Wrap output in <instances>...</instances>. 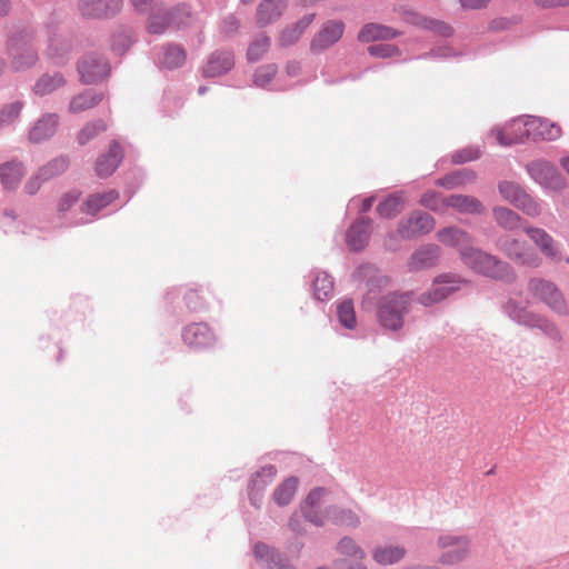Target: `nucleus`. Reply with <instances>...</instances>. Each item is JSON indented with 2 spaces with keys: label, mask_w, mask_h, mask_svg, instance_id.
<instances>
[{
  "label": "nucleus",
  "mask_w": 569,
  "mask_h": 569,
  "mask_svg": "<svg viewBox=\"0 0 569 569\" xmlns=\"http://www.w3.org/2000/svg\"><path fill=\"white\" fill-rule=\"evenodd\" d=\"M460 260L467 268L485 277L505 280L515 277L508 262L476 247L461 248Z\"/></svg>",
  "instance_id": "obj_1"
},
{
  "label": "nucleus",
  "mask_w": 569,
  "mask_h": 569,
  "mask_svg": "<svg viewBox=\"0 0 569 569\" xmlns=\"http://www.w3.org/2000/svg\"><path fill=\"white\" fill-rule=\"evenodd\" d=\"M502 312L515 323L529 328L538 329L547 338L559 341L561 339L558 327L545 316L530 311L527 306L510 298L501 306Z\"/></svg>",
  "instance_id": "obj_2"
},
{
  "label": "nucleus",
  "mask_w": 569,
  "mask_h": 569,
  "mask_svg": "<svg viewBox=\"0 0 569 569\" xmlns=\"http://www.w3.org/2000/svg\"><path fill=\"white\" fill-rule=\"evenodd\" d=\"M411 297L409 293H389L381 298L377 309V318L381 327L398 331L403 326V316L409 310Z\"/></svg>",
  "instance_id": "obj_3"
},
{
  "label": "nucleus",
  "mask_w": 569,
  "mask_h": 569,
  "mask_svg": "<svg viewBox=\"0 0 569 569\" xmlns=\"http://www.w3.org/2000/svg\"><path fill=\"white\" fill-rule=\"evenodd\" d=\"M498 191L503 200L529 218H538L542 214V203L531 197L519 183L502 180L498 183Z\"/></svg>",
  "instance_id": "obj_4"
},
{
  "label": "nucleus",
  "mask_w": 569,
  "mask_h": 569,
  "mask_svg": "<svg viewBox=\"0 0 569 569\" xmlns=\"http://www.w3.org/2000/svg\"><path fill=\"white\" fill-rule=\"evenodd\" d=\"M497 248L519 266L538 268L541 264L539 254L522 239L505 234L497 240Z\"/></svg>",
  "instance_id": "obj_5"
},
{
  "label": "nucleus",
  "mask_w": 569,
  "mask_h": 569,
  "mask_svg": "<svg viewBox=\"0 0 569 569\" xmlns=\"http://www.w3.org/2000/svg\"><path fill=\"white\" fill-rule=\"evenodd\" d=\"M465 283L466 281L457 274H440L433 280L430 289L419 296L418 301L425 307L433 306L460 290Z\"/></svg>",
  "instance_id": "obj_6"
},
{
  "label": "nucleus",
  "mask_w": 569,
  "mask_h": 569,
  "mask_svg": "<svg viewBox=\"0 0 569 569\" xmlns=\"http://www.w3.org/2000/svg\"><path fill=\"white\" fill-rule=\"evenodd\" d=\"M528 291L535 299L542 301L552 311L559 315L567 313L566 301L553 282L543 278H531L528 281Z\"/></svg>",
  "instance_id": "obj_7"
},
{
  "label": "nucleus",
  "mask_w": 569,
  "mask_h": 569,
  "mask_svg": "<svg viewBox=\"0 0 569 569\" xmlns=\"http://www.w3.org/2000/svg\"><path fill=\"white\" fill-rule=\"evenodd\" d=\"M438 548L443 552L439 557L441 565H456L465 560L470 550V540L467 536L442 533L437 539Z\"/></svg>",
  "instance_id": "obj_8"
},
{
  "label": "nucleus",
  "mask_w": 569,
  "mask_h": 569,
  "mask_svg": "<svg viewBox=\"0 0 569 569\" xmlns=\"http://www.w3.org/2000/svg\"><path fill=\"white\" fill-rule=\"evenodd\" d=\"M32 33L23 30L13 36L9 41V52L12 57V67L16 70H23L33 66L38 60V54L33 48Z\"/></svg>",
  "instance_id": "obj_9"
},
{
  "label": "nucleus",
  "mask_w": 569,
  "mask_h": 569,
  "mask_svg": "<svg viewBox=\"0 0 569 569\" xmlns=\"http://www.w3.org/2000/svg\"><path fill=\"white\" fill-rule=\"evenodd\" d=\"M528 117L529 116L518 117L503 127L493 128L489 137L495 138L496 142L503 147L520 142L525 138H531Z\"/></svg>",
  "instance_id": "obj_10"
},
{
  "label": "nucleus",
  "mask_w": 569,
  "mask_h": 569,
  "mask_svg": "<svg viewBox=\"0 0 569 569\" xmlns=\"http://www.w3.org/2000/svg\"><path fill=\"white\" fill-rule=\"evenodd\" d=\"M527 172L542 188L560 190L565 187V180L557 168L546 160L530 162Z\"/></svg>",
  "instance_id": "obj_11"
},
{
  "label": "nucleus",
  "mask_w": 569,
  "mask_h": 569,
  "mask_svg": "<svg viewBox=\"0 0 569 569\" xmlns=\"http://www.w3.org/2000/svg\"><path fill=\"white\" fill-rule=\"evenodd\" d=\"M523 232L545 257L555 262H559L563 259L560 244L545 229L526 224L523 226Z\"/></svg>",
  "instance_id": "obj_12"
},
{
  "label": "nucleus",
  "mask_w": 569,
  "mask_h": 569,
  "mask_svg": "<svg viewBox=\"0 0 569 569\" xmlns=\"http://www.w3.org/2000/svg\"><path fill=\"white\" fill-rule=\"evenodd\" d=\"M436 221L427 212L415 211L407 219L401 220L398 226V234L401 238H413L426 234L433 230Z\"/></svg>",
  "instance_id": "obj_13"
},
{
  "label": "nucleus",
  "mask_w": 569,
  "mask_h": 569,
  "mask_svg": "<svg viewBox=\"0 0 569 569\" xmlns=\"http://www.w3.org/2000/svg\"><path fill=\"white\" fill-rule=\"evenodd\" d=\"M81 80L93 83L104 79L110 71L109 64L98 54H87L78 62Z\"/></svg>",
  "instance_id": "obj_14"
},
{
  "label": "nucleus",
  "mask_w": 569,
  "mask_h": 569,
  "mask_svg": "<svg viewBox=\"0 0 569 569\" xmlns=\"http://www.w3.org/2000/svg\"><path fill=\"white\" fill-rule=\"evenodd\" d=\"M441 257V248L435 243L419 247L408 260L410 271H419L435 267Z\"/></svg>",
  "instance_id": "obj_15"
},
{
  "label": "nucleus",
  "mask_w": 569,
  "mask_h": 569,
  "mask_svg": "<svg viewBox=\"0 0 569 569\" xmlns=\"http://www.w3.org/2000/svg\"><path fill=\"white\" fill-rule=\"evenodd\" d=\"M189 12L184 9H177L172 12H156L151 16L148 30L150 33H161L166 30V28L170 24H173L177 28H180L187 24L190 19Z\"/></svg>",
  "instance_id": "obj_16"
},
{
  "label": "nucleus",
  "mask_w": 569,
  "mask_h": 569,
  "mask_svg": "<svg viewBox=\"0 0 569 569\" xmlns=\"http://www.w3.org/2000/svg\"><path fill=\"white\" fill-rule=\"evenodd\" d=\"M183 341L193 349H207L214 345L216 337L206 323H192L182 335Z\"/></svg>",
  "instance_id": "obj_17"
},
{
  "label": "nucleus",
  "mask_w": 569,
  "mask_h": 569,
  "mask_svg": "<svg viewBox=\"0 0 569 569\" xmlns=\"http://www.w3.org/2000/svg\"><path fill=\"white\" fill-rule=\"evenodd\" d=\"M345 26L341 21L326 22L311 41L312 51H321L336 43L343 34Z\"/></svg>",
  "instance_id": "obj_18"
},
{
  "label": "nucleus",
  "mask_w": 569,
  "mask_h": 569,
  "mask_svg": "<svg viewBox=\"0 0 569 569\" xmlns=\"http://www.w3.org/2000/svg\"><path fill=\"white\" fill-rule=\"evenodd\" d=\"M287 0H262L256 12V22L259 27H266L276 22L287 8Z\"/></svg>",
  "instance_id": "obj_19"
},
{
  "label": "nucleus",
  "mask_w": 569,
  "mask_h": 569,
  "mask_svg": "<svg viewBox=\"0 0 569 569\" xmlns=\"http://www.w3.org/2000/svg\"><path fill=\"white\" fill-rule=\"evenodd\" d=\"M121 0H80L79 8L83 16L102 18L116 13Z\"/></svg>",
  "instance_id": "obj_20"
},
{
  "label": "nucleus",
  "mask_w": 569,
  "mask_h": 569,
  "mask_svg": "<svg viewBox=\"0 0 569 569\" xmlns=\"http://www.w3.org/2000/svg\"><path fill=\"white\" fill-rule=\"evenodd\" d=\"M437 239L446 247L456 248L459 251L461 248L472 247V237L467 231L458 227H446L437 232Z\"/></svg>",
  "instance_id": "obj_21"
},
{
  "label": "nucleus",
  "mask_w": 569,
  "mask_h": 569,
  "mask_svg": "<svg viewBox=\"0 0 569 569\" xmlns=\"http://www.w3.org/2000/svg\"><path fill=\"white\" fill-rule=\"evenodd\" d=\"M122 160V149L118 142H112L108 153L98 158L96 163V172L100 178L111 176Z\"/></svg>",
  "instance_id": "obj_22"
},
{
  "label": "nucleus",
  "mask_w": 569,
  "mask_h": 569,
  "mask_svg": "<svg viewBox=\"0 0 569 569\" xmlns=\"http://www.w3.org/2000/svg\"><path fill=\"white\" fill-rule=\"evenodd\" d=\"M528 124L530 128L531 138L533 140L542 139V140L552 141V140L558 139L561 136L560 127L555 123L549 122L546 119L529 116Z\"/></svg>",
  "instance_id": "obj_23"
},
{
  "label": "nucleus",
  "mask_w": 569,
  "mask_h": 569,
  "mask_svg": "<svg viewBox=\"0 0 569 569\" xmlns=\"http://www.w3.org/2000/svg\"><path fill=\"white\" fill-rule=\"evenodd\" d=\"M371 555L380 566H392L406 557L407 549L400 545H380L373 548Z\"/></svg>",
  "instance_id": "obj_24"
},
{
  "label": "nucleus",
  "mask_w": 569,
  "mask_h": 569,
  "mask_svg": "<svg viewBox=\"0 0 569 569\" xmlns=\"http://www.w3.org/2000/svg\"><path fill=\"white\" fill-rule=\"evenodd\" d=\"M118 198L119 193L116 190L90 194L82 203L81 211L90 216H96L101 210L114 202Z\"/></svg>",
  "instance_id": "obj_25"
},
{
  "label": "nucleus",
  "mask_w": 569,
  "mask_h": 569,
  "mask_svg": "<svg viewBox=\"0 0 569 569\" xmlns=\"http://www.w3.org/2000/svg\"><path fill=\"white\" fill-rule=\"evenodd\" d=\"M492 216L496 223L508 231H513L518 228H522L527 223L523 222L522 217L510 208L503 206H497L492 209Z\"/></svg>",
  "instance_id": "obj_26"
},
{
  "label": "nucleus",
  "mask_w": 569,
  "mask_h": 569,
  "mask_svg": "<svg viewBox=\"0 0 569 569\" xmlns=\"http://www.w3.org/2000/svg\"><path fill=\"white\" fill-rule=\"evenodd\" d=\"M449 208L460 213L481 214L485 212L483 204L472 196L451 194L448 197Z\"/></svg>",
  "instance_id": "obj_27"
},
{
  "label": "nucleus",
  "mask_w": 569,
  "mask_h": 569,
  "mask_svg": "<svg viewBox=\"0 0 569 569\" xmlns=\"http://www.w3.org/2000/svg\"><path fill=\"white\" fill-rule=\"evenodd\" d=\"M313 18V14H308L301 18L297 23L286 27L279 37V44L282 47H289L296 43L306 29L311 24Z\"/></svg>",
  "instance_id": "obj_28"
},
{
  "label": "nucleus",
  "mask_w": 569,
  "mask_h": 569,
  "mask_svg": "<svg viewBox=\"0 0 569 569\" xmlns=\"http://www.w3.org/2000/svg\"><path fill=\"white\" fill-rule=\"evenodd\" d=\"M24 174L20 162L9 161L0 166V180L6 189H16Z\"/></svg>",
  "instance_id": "obj_29"
},
{
  "label": "nucleus",
  "mask_w": 569,
  "mask_h": 569,
  "mask_svg": "<svg viewBox=\"0 0 569 569\" xmlns=\"http://www.w3.org/2000/svg\"><path fill=\"white\" fill-rule=\"evenodd\" d=\"M58 116L47 114L41 118L30 131V139L34 142L43 141L56 132L58 127Z\"/></svg>",
  "instance_id": "obj_30"
},
{
  "label": "nucleus",
  "mask_w": 569,
  "mask_h": 569,
  "mask_svg": "<svg viewBox=\"0 0 569 569\" xmlns=\"http://www.w3.org/2000/svg\"><path fill=\"white\" fill-rule=\"evenodd\" d=\"M103 99V94L93 90L74 96L69 103V111L80 113L96 107Z\"/></svg>",
  "instance_id": "obj_31"
},
{
  "label": "nucleus",
  "mask_w": 569,
  "mask_h": 569,
  "mask_svg": "<svg viewBox=\"0 0 569 569\" xmlns=\"http://www.w3.org/2000/svg\"><path fill=\"white\" fill-rule=\"evenodd\" d=\"M233 67V57L229 52L213 54L204 67L208 77L220 76Z\"/></svg>",
  "instance_id": "obj_32"
},
{
  "label": "nucleus",
  "mask_w": 569,
  "mask_h": 569,
  "mask_svg": "<svg viewBox=\"0 0 569 569\" xmlns=\"http://www.w3.org/2000/svg\"><path fill=\"white\" fill-rule=\"evenodd\" d=\"M476 179V173L469 169H461L437 180V184L447 189L460 188Z\"/></svg>",
  "instance_id": "obj_33"
},
{
  "label": "nucleus",
  "mask_w": 569,
  "mask_h": 569,
  "mask_svg": "<svg viewBox=\"0 0 569 569\" xmlns=\"http://www.w3.org/2000/svg\"><path fill=\"white\" fill-rule=\"evenodd\" d=\"M298 485H299L298 478H296V477L287 478L273 491L272 498H273L274 502L278 506L288 505L292 500V498L298 489Z\"/></svg>",
  "instance_id": "obj_34"
},
{
  "label": "nucleus",
  "mask_w": 569,
  "mask_h": 569,
  "mask_svg": "<svg viewBox=\"0 0 569 569\" xmlns=\"http://www.w3.org/2000/svg\"><path fill=\"white\" fill-rule=\"evenodd\" d=\"M312 288L315 297L320 301H326L332 297L333 280L330 274L320 271L316 274Z\"/></svg>",
  "instance_id": "obj_35"
},
{
  "label": "nucleus",
  "mask_w": 569,
  "mask_h": 569,
  "mask_svg": "<svg viewBox=\"0 0 569 569\" xmlns=\"http://www.w3.org/2000/svg\"><path fill=\"white\" fill-rule=\"evenodd\" d=\"M64 83V78L60 73H54L52 76L43 74L36 82L33 91L38 96H46L61 88Z\"/></svg>",
  "instance_id": "obj_36"
},
{
  "label": "nucleus",
  "mask_w": 569,
  "mask_h": 569,
  "mask_svg": "<svg viewBox=\"0 0 569 569\" xmlns=\"http://www.w3.org/2000/svg\"><path fill=\"white\" fill-rule=\"evenodd\" d=\"M397 36V32L386 26L369 23L366 24L358 38L365 41H375L379 39H391Z\"/></svg>",
  "instance_id": "obj_37"
},
{
  "label": "nucleus",
  "mask_w": 569,
  "mask_h": 569,
  "mask_svg": "<svg viewBox=\"0 0 569 569\" xmlns=\"http://www.w3.org/2000/svg\"><path fill=\"white\" fill-rule=\"evenodd\" d=\"M323 493L325 491L321 488L311 490L301 507L306 519L316 525L325 523V521L312 511V508L322 499Z\"/></svg>",
  "instance_id": "obj_38"
},
{
  "label": "nucleus",
  "mask_w": 569,
  "mask_h": 569,
  "mask_svg": "<svg viewBox=\"0 0 569 569\" xmlns=\"http://www.w3.org/2000/svg\"><path fill=\"white\" fill-rule=\"evenodd\" d=\"M68 52L69 46L60 36L48 38L47 54L57 63H61Z\"/></svg>",
  "instance_id": "obj_39"
},
{
  "label": "nucleus",
  "mask_w": 569,
  "mask_h": 569,
  "mask_svg": "<svg viewBox=\"0 0 569 569\" xmlns=\"http://www.w3.org/2000/svg\"><path fill=\"white\" fill-rule=\"evenodd\" d=\"M448 197H443L436 191H427L422 194L420 199V204L435 211V212H446L449 208Z\"/></svg>",
  "instance_id": "obj_40"
},
{
  "label": "nucleus",
  "mask_w": 569,
  "mask_h": 569,
  "mask_svg": "<svg viewBox=\"0 0 569 569\" xmlns=\"http://www.w3.org/2000/svg\"><path fill=\"white\" fill-rule=\"evenodd\" d=\"M107 130V123L103 120H96L93 122L87 123L78 133V142L81 146L87 144L93 138H96L101 132Z\"/></svg>",
  "instance_id": "obj_41"
},
{
  "label": "nucleus",
  "mask_w": 569,
  "mask_h": 569,
  "mask_svg": "<svg viewBox=\"0 0 569 569\" xmlns=\"http://www.w3.org/2000/svg\"><path fill=\"white\" fill-rule=\"evenodd\" d=\"M184 60L186 53L183 49H181L178 46H168L164 48L161 63L168 69H174L180 67L184 62Z\"/></svg>",
  "instance_id": "obj_42"
},
{
  "label": "nucleus",
  "mask_w": 569,
  "mask_h": 569,
  "mask_svg": "<svg viewBox=\"0 0 569 569\" xmlns=\"http://www.w3.org/2000/svg\"><path fill=\"white\" fill-rule=\"evenodd\" d=\"M271 40L266 34H260L252 40L248 48V59L250 61H258L269 50Z\"/></svg>",
  "instance_id": "obj_43"
},
{
  "label": "nucleus",
  "mask_w": 569,
  "mask_h": 569,
  "mask_svg": "<svg viewBox=\"0 0 569 569\" xmlns=\"http://www.w3.org/2000/svg\"><path fill=\"white\" fill-rule=\"evenodd\" d=\"M402 203L400 196H391L378 204L377 211L382 218H392L400 212Z\"/></svg>",
  "instance_id": "obj_44"
},
{
  "label": "nucleus",
  "mask_w": 569,
  "mask_h": 569,
  "mask_svg": "<svg viewBox=\"0 0 569 569\" xmlns=\"http://www.w3.org/2000/svg\"><path fill=\"white\" fill-rule=\"evenodd\" d=\"M338 317L343 327L349 329L356 327L355 307L351 299L345 300L338 306Z\"/></svg>",
  "instance_id": "obj_45"
},
{
  "label": "nucleus",
  "mask_w": 569,
  "mask_h": 569,
  "mask_svg": "<svg viewBox=\"0 0 569 569\" xmlns=\"http://www.w3.org/2000/svg\"><path fill=\"white\" fill-rule=\"evenodd\" d=\"M277 469L273 466H266L257 473L252 480V491L261 492L276 477Z\"/></svg>",
  "instance_id": "obj_46"
},
{
  "label": "nucleus",
  "mask_w": 569,
  "mask_h": 569,
  "mask_svg": "<svg viewBox=\"0 0 569 569\" xmlns=\"http://www.w3.org/2000/svg\"><path fill=\"white\" fill-rule=\"evenodd\" d=\"M277 70L278 68L273 63L258 68V70L254 73V83L259 87H264L273 79V77L277 73Z\"/></svg>",
  "instance_id": "obj_47"
},
{
  "label": "nucleus",
  "mask_w": 569,
  "mask_h": 569,
  "mask_svg": "<svg viewBox=\"0 0 569 569\" xmlns=\"http://www.w3.org/2000/svg\"><path fill=\"white\" fill-rule=\"evenodd\" d=\"M22 109V103L19 101L12 102L6 106L0 111V128L2 126L11 123L16 118H18L20 111Z\"/></svg>",
  "instance_id": "obj_48"
},
{
  "label": "nucleus",
  "mask_w": 569,
  "mask_h": 569,
  "mask_svg": "<svg viewBox=\"0 0 569 569\" xmlns=\"http://www.w3.org/2000/svg\"><path fill=\"white\" fill-rule=\"evenodd\" d=\"M368 52L373 57L390 58L398 54V49L390 43H376L368 47Z\"/></svg>",
  "instance_id": "obj_49"
},
{
  "label": "nucleus",
  "mask_w": 569,
  "mask_h": 569,
  "mask_svg": "<svg viewBox=\"0 0 569 569\" xmlns=\"http://www.w3.org/2000/svg\"><path fill=\"white\" fill-rule=\"evenodd\" d=\"M327 519L336 525L350 523L352 521L351 511H346L338 507H332L327 511Z\"/></svg>",
  "instance_id": "obj_50"
},
{
  "label": "nucleus",
  "mask_w": 569,
  "mask_h": 569,
  "mask_svg": "<svg viewBox=\"0 0 569 569\" xmlns=\"http://www.w3.org/2000/svg\"><path fill=\"white\" fill-rule=\"evenodd\" d=\"M67 168L68 162L64 159H54L48 166L41 169V174H44L46 178H51L63 172Z\"/></svg>",
  "instance_id": "obj_51"
},
{
  "label": "nucleus",
  "mask_w": 569,
  "mask_h": 569,
  "mask_svg": "<svg viewBox=\"0 0 569 569\" xmlns=\"http://www.w3.org/2000/svg\"><path fill=\"white\" fill-rule=\"evenodd\" d=\"M253 551H254L256 558L264 561L269 566L271 565V562H276L274 561V552L269 546H267L262 542H258V543H256Z\"/></svg>",
  "instance_id": "obj_52"
},
{
  "label": "nucleus",
  "mask_w": 569,
  "mask_h": 569,
  "mask_svg": "<svg viewBox=\"0 0 569 569\" xmlns=\"http://www.w3.org/2000/svg\"><path fill=\"white\" fill-rule=\"evenodd\" d=\"M479 157V150L476 148H466L463 150H460L456 152L452 156V161L457 163H462L467 161L475 160Z\"/></svg>",
  "instance_id": "obj_53"
},
{
  "label": "nucleus",
  "mask_w": 569,
  "mask_h": 569,
  "mask_svg": "<svg viewBox=\"0 0 569 569\" xmlns=\"http://www.w3.org/2000/svg\"><path fill=\"white\" fill-rule=\"evenodd\" d=\"M184 299L188 308L191 310H197L202 306V298L196 289H189L184 295Z\"/></svg>",
  "instance_id": "obj_54"
},
{
  "label": "nucleus",
  "mask_w": 569,
  "mask_h": 569,
  "mask_svg": "<svg viewBox=\"0 0 569 569\" xmlns=\"http://www.w3.org/2000/svg\"><path fill=\"white\" fill-rule=\"evenodd\" d=\"M44 174H41V170L33 177H31L24 186V190L29 194H34L41 186V182L47 180Z\"/></svg>",
  "instance_id": "obj_55"
},
{
  "label": "nucleus",
  "mask_w": 569,
  "mask_h": 569,
  "mask_svg": "<svg viewBox=\"0 0 569 569\" xmlns=\"http://www.w3.org/2000/svg\"><path fill=\"white\" fill-rule=\"evenodd\" d=\"M79 198L78 192H68L59 201V211H67Z\"/></svg>",
  "instance_id": "obj_56"
},
{
  "label": "nucleus",
  "mask_w": 569,
  "mask_h": 569,
  "mask_svg": "<svg viewBox=\"0 0 569 569\" xmlns=\"http://www.w3.org/2000/svg\"><path fill=\"white\" fill-rule=\"evenodd\" d=\"M427 27L443 37H450L452 34V28L441 21L432 20Z\"/></svg>",
  "instance_id": "obj_57"
},
{
  "label": "nucleus",
  "mask_w": 569,
  "mask_h": 569,
  "mask_svg": "<svg viewBox=\"0 0 569 569\" xmlns=\"http://www.w3.org/2000/svg\"><path fill=\"white\" fill-rule=\"evenodd\" d=\"M238 28H239V21H238V19L234 16L227 17L222 21V24H221V30L226 34H230V33L236 32L238 30Z\"/></svg>",
  "instance_id": "obj_58"
},
{
  "label": "nucleus",
  "mask_w": 569,
  "mask_h": 569,
  "mask_svg": "<svg viewBox=\"0 0 569 569\" xmlns=\"http://www.w3.org/2000/svg\"><path fill=\"white\" fill-rule=\"evenodd\" d=\"M338 549L341 553H352L355 550L353 540L351 538L341 539Z\"/></svg>",
  "instance_id": "obj_59"
},
{
  "label": "nucleus",
  "mask_w": 569,
  "mask_h": 569,
  "mask_svg": "<svg viewBox=\"0 0 569 569\" xmlns=\"http://www.w3.org/2000/svg\"><path fill=\"white\" fill-rule=\"evenodd\" d=\"M286 71H287L288 76L296 77V76L300 74L301 66L298 61H290L286 66Z\"/></svg>",
  "instance_id": "obj_60"
},
{
  "label": "nucleus",
  "mask_w": 569,
  "mask_h": 569,
  "mask_svg": "<svg viewBox=\"0 0 569 569\" xmlns=\"http://www.w3.org/2000/svg\"><path fill=\"white\" fill-rule=\"evenodd\" d=\"M489 0H460L462 7L478 9L487 4Z\"/></svg>",
  "instance_id": "obj_61"
},
{
  "label": "nucleus",
  "mask_w": 569,
  "mask_h": 569,
  "mask_svg": "<svg viewBox=\"0 0 569 569\" xmlns=\"http://www.w3.org/2000/svg\"><path fill=\"white\" fill-rule=\"evenodd\" d=\"M369 221L365 220L362 217H358V222H357V226H358V244L362 241V239L360 238V233L363 231H367L369 229Z\"/></svg>",
  "instance_id": "obj_62"
},
{
  "label": "nucleus",
  "mask_w": 569,
  "mask_h": 569,
  "mask_svg": "<svg viewBox=\"0 0 569 569\" xmlns=\"http://www.w3.org/2000/svg\"><path fill=\"white\" fill-rule=\"evenodd\" d=\"M133 7L139 11H146L152 0H131Z\"/></svg>",
  "instance_id": "obj_63"
},
{
  "label": "nucleus",
  "mask_w": 569,
  "mask_h": 569,
  "mask_svg": "<svg viewBox=\"0 0 569 569\" xmlns=\"http://www.w3.org/2000/svg\"><path fill=\"white\" fill-rule=\"evenodd\" d=\"M536 3L540 7H557L563 6L566 2L562 0H536Z\"/></svg>",
  "instance_id": "obj_64"
}]
</instances>
